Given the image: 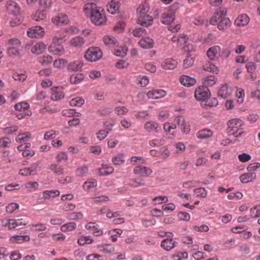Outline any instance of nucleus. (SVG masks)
<instances>
[{"instance_id":"12","label":"nucleus","mask_w":260,"mask_h":260,"mask_svg":"<svg viewBox=\"0 0 260 260\" xmlns=\"http://www.w3.org/2000/svg\"><path fill=\"white\" fill-rule=\"evenodd\" d=\"M178 245V242L174 241L172 238H166L162 240L160 246L166 251H169L176 247Z\"/></svg>"},{"instance_id":"40","label":"nucleus","mask_w":260,"mask_h":260,"mask_svg":"<svg viewBox=\"0 0 260 260\" xmlns=\"http://www.w3.org/2000/svg\"><path fill=\"white\" fill-rule=\"evenodd\" d=\"M88 168L87 166H82L77 169L75 174L77 177H83L88 175Z\"/></svg>"},{"instance_id":"22","label":"nucleus","mask_w":260,"mask_h":260,"mask_svg":"<svg viewBox=\"0 0 260 260\" xmlns=\"http://www.w3.org/2000/svg\"><path fill=\"white\" fill-rule=\"evenodd\" d=\"M180 83L184 86L190 87L196 83V80L194 78L187 75H182L180 78Z\"/></svg>"},{"instance_id":"10","label":"nucleus","mask_w":260,"mask_h":260,"mask_svg":"<svg viewBox=\"0 0 260 260\" xmlns=\"http://www.w3.org/2000/svg\"><path fill=\"white\" fill-rule=\"evenodd\" d=\"M221 49L218 46L210 47L207 51L208 57L212 60H215L220 57Z\"/></svg>"},{"instance_id":"59","label":"nucleus","mask_w":260,"mask_h":260,"mask_svg":"<svg viewBox=\"0 0 260 260\" xmlns=\"http://www.w3.org/2000/svg\"><path fill=\"white\" fill-rule=\"evenodd\" d=\"M97 185V181L95 180L92 179L84 183L83 187L84 189H89L91 188L95 187Z\"/></svg>"},{"instance_id":"52","label":"nucleus","mask_w":260,"mask_h":260,"mask_svg":"<svg viewBox=\"0 0 260 260\" xmlns=\"http://www.w3.org/2000/svg\"><path fill=\"white\" fill-rule=\"evenodd\" d=\"M193 192L197 197L205 198L207 195L208 191L204 187L195 188Z\"/></svg>"},{"instance_id":"31","label":"nucleus","mask_w":260,"mask_h":260,"mask_svg":"<svg viewBox=\"0 0 260 260\" xmlns=\"http://www.w3.org/2000/svg\"><path fill=\"white\" fill-rule=\"evenodd\" d=\"M149 10V6L147 3L141 4L137 9V13L138 16L148 15L147 13Z\"/></svg>"},{"instance_id":"39","label":"nucleus","mask_w":260,"mask_h":260,"mask_svg":"<svg viewBox=\"0 0 260 260\" xmlns=\"http://www.w3.org/2000/svg\"><path fill=\"white\" fill-rule=\"evenodd\" d=\"M85 43L83 37L77 36L73 38L71 41V45L76 47H81Z\"/></svg>"},{"instance_id":"61","label":"nucleus","mask_w":260,"mask_h":260,"mask_svg":"<svg viewBox=\"0 0 260 260\" xmlns=\"http://www.w3.org/2000/svg\"><path fill=\"white\" fill-rule=\"evenodd\" d=\"M112 130L111 128H108V131L103 129L99 131L97 134V139L100 141L104 140L109 134V132Z\"/></svg>"},{"instance_id":"62","label":"nucleus","mask_w":260,"mask_h":260,"mask_svg":"<svg viewBox=\"0 0 260 260\" xmlns=\"http://www.w3.org/2000/svg\"><path fill=\"white\" fill-rule=\"evenodd\" d=\"M65 41L63 35H59V36H54L52 39V45H61Z\"/></svg>"},{"instance_id":"64","label":"nucleus","mask_w":260,"mask_h":260,"mask_svg":"<svg viewBox=\"0 0 260 260\" xmlns=\"http://www.w3.org/2000/svg\"><path fill=\"white\" fill-rule=\"evenodd\" d=\"M133 35L135 37H140L146 34V29L143 28H136L132 32Z\"/></svg>"},{"instance_id":"14","label":"nucleus","mask_w":260,"mask_h":260,"mask_svg":"<svg viewBox=\"0 0 260 260\" xmlns=\"http://www.w3.org/2000/svg\"><path fill=\"white\" fill-rule=\"evenodd\" d=\"M44 32V30L43 27L37 26L29 28L27 32V34L29 38H34L42 36Z\"/></svg>"},{"instance_id":"38","label":"nucleus","mask_w":260,"mask_h":260,"mask_svg":"<svg viewBox=\"0 0 260 260\" xmlns=\"http://www.w3.org/2000/svg\"><path fill=\"white\" fill-rule=\"evenodd\" d=\"M84 78V75L83 74H73L70 76V80L72 84H77L80 83Z\"/></svg>"},{"instance_id":"7","label":"nucleus","mask_w":260,"mask_h":260,"mask_svg":"<svg viewBox=\"0 0 260 260\" xmlns=\"http://www.w3.org/2000/svg\"><path fill=\"white\" fill-rule=\"evenodd\" d=\"M27 223L26 218H20L18 219H10L7 221L4 226L10 230L16 228V227L25 225Z\"/></svg>"},{"instance_id":"9","label":"nucleus","mask_w":260,"mask_h":260,"mask_svg":"<svg viewBox=\"0 0 260 260\" xmlns=\"http://www.w3.org/2000/svg\"><path fill=\"white\" fill-rule=\"evenodd\" d=\"M134 174L141 177H147L150 175L153 171L151 169L143 166H138L133 170Z\"/></svg>"},{"instance_id":"36","label":"nucleus","mask_w":260,"mask_h":260,"mask_svg":"<svg viewBox=\"0 0 260 260\" xmlns=\"http://www.w3.org/2000/svg\"><path fill=\"white\" fill-rule=\"evenodd\" d=\"M46 18V13L45 10H37L32 15V18L36 21L43 20Z\"/></svg>"},{"instance_id":"25","label":"nucleus","mask_w":260,"mask_h":260,"mask_svg":"<svg viewBox=\"0 0 260 260\" xmlns=\"http://www.w3.org/2000/svg\"><path fill=\"white\" fill-rule=\"evenodd\" d=\"M256 178V174L254 173H246L240 176V180L243 183H247L252 182Z\"/></svg>"},{"instance_id":"54","label":"nucleus","mask_w":260,"mask_h":260,"mask_svg":"<svg viewBox=\"0 0 260 260\" xmlns=\"http://www.w3.org/2000/svg\"><path fill=\"white\" fill-rule=\"evenodd\" d=\"M83 215L81 212H72L68 214L67 217L70 220H78L83 218Z\"/></svg>"},{"instance_id":"28","label":"nucleus","mask_w":260,"mask_h":260,"mask_svg":"<svg viewBox=\"0 0 260 260\" xmlns=\"http://www.w3.org/2000/svg\"><path fill=\"white\" fill-rule=\"evenodd\" d=\"M85 5L83 7V11L84 13H88L89 10H91L92 8H95L96 4L100 0H83Z\"/></svg>"},{"instance_id":"2","label":"nucleus","mask_w":260,"mask_h":260,"mask_svg":"<svg viewBox=\"0 0 260 260\" xmlns=\"http://www.w3.org/2000/svg\"><path fill=\"white\" fill-rule=\"evenodd\" d=\"M87 15H90L91 22L96 25H101L106 22V16L103 9L100 7H95L89 10L88 13H85Z\"/></svg>"},{"instance_id":"6","label":"nucleus","mask_w":260,"mask_h":260,"mask_svg":"<svg viewBox=\"0 0 260 260\" xmlns=\"http://www.w3.org/2000/svg\"><path fill=\"white\" fill-rule=\"evenodd\" d=\"M144 128L148 133H159L161 130V126L155 121H148L144 124Z\"/></svg>"},{"instance_id":"1","label":"nucleus","mask_w":260,"mask_h":260,"mask_svg":"<svg viewBox=\"0 0 260 260\" xmlns=\"http://www.w3.org/2000/svg\"><path fill=\"white\" fill-rule=\"evenodd\" d=\"M226 11L224 8H218L216 9L210 23L212 25L217 24L219 30L226 29L231 24L230 20L225 17Z\"/></svg>"},{"instance_id":"11","label":"nucleus","mask_w":260,"mask_h":260,"mask_svg":"<svg viewBox=\"0 0 260 260\" xmlns=\"http://www.w3.org/2000/svg\"><path fill=\"white\" fill-rule=\"evenodd\" d=\"M6 7L8 11L15 16L20 14V8L15 2L8 1L6 3Z\"/></svg>"},{"instance_id":"57","label":"nucleus","mask_w":260,"mask_h":260,"mask_svg":"<svg viewBox=\"0 0 260 260\" xmlns=\"http://www.w3.org/2000/svg\"><path fill=\"white\" fill-rule=\"evenodd\" d=\"M18 127L16 125H14L12 126H7L3 129V132L6 135H11L14 133H16L18 131Z\"/></svg>"},{"instance_id":"21","label":"nucleus","mask_w":260,"mask_h":260,"mask_svg":"<svg viewBox=\"0 0 260 260\" xmlns=\"http://www.w3.org/2000/svg\"><path fill=\"white\" fill-rule=\"evenodd\" d=\"M249 22L248 16L245 14L240 15L235 20V24L238 26H245L248 24Z\"/></svg>"},{"instance_id":"27","label":"nucleus","mask_w":260,"mask_h":260,"mask_svg":"<svg viewBox=\"0 0 260 260\" xmlns=\"http://www.w3.org/2000/svg\"><path fill=\"white\" fill-rule=\"evenodd\" d=\"M114 170L112 166L104 165L99 169V175L101 176H107L113 173Z\"/></svg>"},{"instance_id":"29","label":"nucleus","mask_w":260,"mask_h":260,"mask_svg":"<svg viewBox=\"0 0 260 260\" xmlns=\"http://www.w3.org/2000/svg\"><path fill=\"white\" fill-rule=\"evenodd\" d=\"M212 135V131L207 128L200 130L196 134L197 137L199 139H206L211 137Z\"/></svg>"},{"instance_id":"47","label":"nucleus","mask_w":260,"mask_h":260,"mask_svg":"<svg viewBox=\"0 0 260 260\" xmlns=\"http://www.w3.org/2000/svg\"><path fill=\"white\" fill-rule=\"evenodd\" d=\"M146 162V160L141 156H134L130 159V163L132 165L135 164H144Z\"/></svg>"},{"instance_id":"13","label":"nucleus","mask_w":260,"mask_h":260,"mask_svg":"<svg viewBox=\"0 0 260 260\" xmlns=\"http://www.w3.org/2000/svg\"><path fill=\"white\" fill-rule=\"evenodd\" d=\"M64 93L62 91V87H53L51 89V99L53 101H58L63 99Z\"/></svg>"},{"instance_id":"43","label":"nucleus","mask_w":260,"mask_h":260,"mask_svg":"<svg viewBox=\"0 0 260 260\" xmlns=\"http://www.w3.org/2000/svg\"><path fill=\"white\" fill-rule=\"evenodd\" d=\"M216 81L217 79L215 76L211 75L206 77L204 79L203 84L205 85L204 86H206V87L212 86L215 84Z\"/></svg>"},{"instance_id":"15","label":"nucleus","mask_w":260,"mask_h":260,"mask_svg":"<svg viewBox=\"0 0 260 260\" xmlns=\"http://www.w3.org/2000/svg\"><path fill=\"white\" fill-rule=\"evenodd\" d=\"M175 13L172 10H168L161 15V22L165 24H170L175 19Z\"/></svg>"},{"instance_id":"35","label":"nucleus","mask_w":260,"mask_h":260,"mask_svg":"<svg viewBox=\"0 0 260 260\" xmlns=\"http://www.w3.org/2000/svg\"><path fill=\"white\" fill-rule=\"evenodd\" d=\"M112 161L114 165L119 166L125 162V156L123 153H119L112 158Z\"/></svg>"},{"instance_id":"55","label":"nucleus","mask_w":260,"mask_h":260,"mask_svg":"<svg viewBox=\"0 0 260 260\" xmlns=\"http://www.w3.org/2000/svg\"><path fill=\"white\" fill-rule=\"evenodd\" d=\"M52 57L50 55L41 57L39 58V62L44 66H48L51 63Z\"/></svg>"},{"instance_id":"51","label":"nucleus","mask_w":260,"mask_h":260,"mask_svg":"<svg viewBox=\"0 0 260 260\" xmlns=\"http://www.w3.org/2000/svg\"><path fill=\"white\" fill-rule=\"evenodd\" d=\"M116 39L111 36H106L103 38V41L106 45L111 46L116 43Z\"/></svg>"},{"instance_id":"63","label":"nucleus","mask_w":260,"mask_h":260,"mask_svg":"<svg viewBox=\"0 0 260 260\" xmlns=\"http://www.w3.org/2000/svg\"><path fill=\"white\" fill-rule=\"evenodd\" d=\"M19 207V206L17 203H12L6 206V211L7 213H12L16 209H18Z\"/></svg>"},{"instance_id":"23","label":"nucleus","mask_w":260,"mask_h":260,"mask_svg":"<svg viewBox=\"0 0 260 260\" xmlns=\"http://www.w3.org/2000/svg\"><path fill=\"white\" fill-rule=\"evenodd\" d=\"M83 63L82 60H77L70 62L67 67L69 71L76 72L80 70L83 67Z\"/></svg>"},{"instance_id":"24","label":"nucleus","mask_w":260,"mask_h":260,"mask_svg":"<svg viewBox=\"0 0 260 260\" xmlns=\"http://www.w3.org/2000/svg\"><path fill=\"white\" fill-rule=\"evenodd\" d=\"M231 89L229 88L228 85L225 84L222 85L218 90V96L222 99H226L231 94Z\"/></svg>"},{"instance_id":"8","label":"nucleus","mask_w":260,"mask_h":260,"mask_svg":"<svg viewBox=\"0 0 260 260\" xmlns=\"http://www.w3.org/2000/svg\"><path fill=\"white\" fill-rule=\"evenodd\" d=\"M174 122L177 123L180 127L181 132L184 134H188L190 132V126L187 123L184 118L181 115L176 116L174 118Z\"/></svg>"},{"instance_id":"44","label":"nucleus","mask_w":260,"mask_h":260,"mask_svg":"<svg viewBox=\"0 0 260 260\" xmlns=\"http://www.w3.org/2000/svg\"><path fill=\"white\" fill-rule=\"evenodd\" d=\"M60 192L58 190H45L43 192V197L46 199L58 196Z\"/></svg>"},{"instance_id":"53","label":"nucleus","mask_w":260,"mask_h":260,"mask_svg":"<svg viewBox=\"0 0 260 260\" xmlns=\"http://www.w3.org/2000/svg\"><path fill=\"white\" fill-rule=\"evenodd\" d=\"M251 217L258 218L260 216V205H258L250 209Z\"/></svg>"},{"instance_id":"42","label":"nucleus","mask_w":260,"mask_h":260,"mask_svg":"<svg viewBox=\"0 0 260 260\" xmlns=\"http://www.w3.org/2000/svg\"><path fill=\"white\" fill-rule=\"evenodd\" d=\"M50 169L51 171H52L55 175L57 176L62 175L64 172V169L63 168L55 164L51 165V166H50Z\"/></svg>"},{"instance_id":"45","label":"nucleus","mask_w":260,"mask_h":260,"mask_svg":"<svg viewBox=\"0 0 260 260\" xmlns=\"http://www.w3.org/2000/svg\"><path fill=\"white\" fill-rule=\"evenodd\" d=\"M7 52L9 56L11 57L20 55V50L18 47H10L7 49Z\"/></svg>"},{"instance_id":"26","label":"nucleus","mask_w":260,"mask_h":260,"mask_svg":"<svg viewBox=\"0 0 260 260\" xmlns=\"http://www.w3.org/2000/svg\"><path fill=\"white\" fill-rule=\"evenodd\" d=\"M177 61L172 58H168L161 63V67L166 70L174 69L177 66Z\"/></svg>"},{"instance_id":"30","label":"nucleus","mask_w":260,"mask_h":260,"mask_svg":"<svg viewBox=\"0 0 260 260\" xmlns=\"http://www.w3.org/2000/svg\"><path fill=\"white\" fill-rule=\"evenodd\" d=\"M119 8V6L118 1H111L107 5V10L111 14H115L118 11Z\"/></svg>"},{"instance_id":"56","label":"nucleus","mask_w":260,"mask_h":260,"mask_svg":"<svg viewBox=\"0 0 260 260\" xmlns=\"http://www.w3.org/2000/svg\"><path fill=\"white\" fill-rule=\"evenodd\" d=\"M194 58L191 55H188L183 61V68L187 69L191 67L194 63Z\"/></svg>"},{"instance_id":"5","label":"nucleus","mask_w":260,"mask_h":260,"mask_svg":"<svg viewBox=\"0 0 260 260\" xmlns=\"http://www.w3.org/2000/svg\"><path fill=\"white\" fill-rule=\"evenodd\" d=\"M210 95L209 89L206 86H200L194 91V97L199 101H207Z\"/></svg>"},{"instance_id":"3","label":"nucleus","mask_w":260,"mask_h":260,"mask_svg":"<svg viewBox=\"0 0 260 260\" xmlns=\"http://www.w3.org/2000/svg\"><path fill=\"white\" fill-rule=\"evenodd\" d=\"M242 121L239 119L235 118L229 120L227 123L228 128L230 132L233 131L231 134L233 135L235 137H238L242 136L244 133V131L240 129V127L242 125Z\"/></svg>"},{"instance_id":"50","label":"nucleus","mask_w":260,"mask_h":260,"mask_svg":"<svg viewBox=\"0 0 260 260\" xmlns=\"http://www.w3.org/2000/svg\"><path fill=\"white\" fill-rule=\"evenodd\" d=\"M51 0H40L39 5L41 9L45 10L50 9L52 6Z\"/></svg>"},{"instance_id":"60","label":"nucleus","mask_w":260,"mask_h":260,"mask_svg":"<svg viewBox=\"0 0 260 260\" xmlns=\"http://www.w3.org/2000/svg\"><path fill=\"white\" fill-rule=\"evenodd\" d=\"M92 242V240L90 236L81 237L78 240V243L80 245H83L86 244H90Z\"/></svg>"},{"instance_id":"48","label":"nucleus","mask_w":260,"mask_h":260,"mask_svg":"<svg viewBox=\"0 0 260 260\" xmlns=\"http://www.w3.org/2000/svg\"><path fill=\"white\" fill-rule=\"evenodd\" d=\"M29 108V105L26 102H20L15 105L14 108L16 110L23 111L27 110Z\"/></svg>"},{"instance_id":"18","label":"nucleus","mask_w":260,"mask_h":260,"mask_svg":"<svg viewBox=\"0 0 260 260\" xmlns=\"http://www.w3.org/2000/svg\"><path fill=\"white\" fill-rule=\"evenodd\" d=\"M147 95L149 99H158L164 97L166 95V92L162 89H156L149 91Z\"/></svg>"},{"instance_id":"32","label":"nucleus","mask_w":260,"mask_h":260,"mask_svg":"<svg viewBox=\"0 0 260 260\" xmlns=\"http://www.w3.org/2000/svg\"><path fill=\"white\" fill-rule=\"evenodd\" d=\"M30 237L28 235H16L11 237L10 241L12 243H21L22 242H27L29 241Z\"/></svg>"},{"instance_id":"49","label":"nucleus","mask_w":260,"mask_h":260,"mask_svg":"<svg viewBox=\"0 0 260 260\" xmlns=\"http://www.w3.org/2000/svg\"><path fill=\"white\" fill-rule=\"evenodd\" d=\"M84 103V100L81 97H77L71 100L70 105L71 106L81 107Z\"/></svg>"},{"instance_id":"4","label":"nucleus","mask_w":260,"mask_h":260,"mask_svg":"<svg viewBox=\"0 0 260 260\" xmlns=\"http://www.w3.org/2000/svg\"><path fill=\"white\" fill-rule=\"evenodd\" d=\"M103 56V52L99 47L89 48L86 52L84 57L89 61H96L100 59Z\"/></svg>"},{"instance_id":"41","label":"nucleus","mask_w":260,"mask_h":260,"mask_svg":"<svg viewBox=\"0 0 260 260\" xmlns=\"http://www.w3.org/2000/svg\"><path fill=\"white\" fill-rule=\"evenodd\" d=\"M76 226L77 225L75 222H71L62 225L60 228V230L63 232L72 231L76 228Z\"/></svg>"},{"instance_id":"46","label":"nucleus","mask_w":260,"mask_h":260,"mask_svg":"<svg viewBox=\"0 0 260 260\" xmlns=\"http://www.w3.org/2000/svg\"><path fill=\"white\" fill-rule=\"evenodd\" d=\"M31 135L29 133H25L19 134L16 138V141L19 143L27 141L30 138Z\"/></svg>"},{"instance_id":"20","label":"nucleus","mask_w":260,"mask_h":260,"mask_svg":"<svg viewBox=\"0 0 260 260\" xmlns=\"http://www.w3.org/2000/svg\"><path fill=\"white\" fill-rule=\"evenodd\" d=\"M141 47L144 49H149L153 47L154 41L150 37H144L138 43Z\"/></svg>"},{"instance_id":"19","label":"nucleus","mask_w":260,"mask_h":260,"mask_svg":"<svg viewBox=\"0 0 260 260\" xmlns=\"http://www.w3.org/2000/svg\"><path fill=\"white\" fill-rule=\"evenodd\" d=\"M37 165H32L30 167L21 169L19 171V174L24 176L35 175L37 174Z\"/></svg>"},{"instance_id":"34","label":"nucleus","mask_w":260,"mask_h":260,"mask_svg":"<svg viewBox=\"0 0 260 260\" xmlns=\"http://www.w3.org/2000/svg\"><path fill=\"white\" fill-rule=\"evenodd\" d=\"M46 48V46L43 42H39L36 44L31 49L34 54H41Z\"/></svg>"},{"instance_id":"17","label":"nucleus","mask_w":260,"mask_h":260,"mask_svg":"<svg viewBox=\"0 0 260 260\" xmlns=\"http://www.w3.org/2000/svg\"><path fill=\"white\" fill-rule=\"evenodd\" d=\"M52 22L57 25L67 24L69 22V19L67 15L60 13L57 16L52 18Z\"/></svg>"},{"instance_id":"33","label":"nucleus","mask_w":260,"mask_h":260,"mask_svg":"<svg viewBox=\"0 0 260 260\" xmlns=\"http://www.w3.org/2000/svg\"><path fill=\"white\" fill-rule=\"evenodd\" d=\"M50 52L57 55H61L64 53V49L61 45H51L49 48Z\"/></svg>"},{"instance_id":"37","label":"nucleus","mask_w":260,"mask_h":260,"mask_svg":"<svg viewBox=\"0 0 260 260\" xmlns=\"http://www.w3.org/2000/svg\"><path fill=\"white\" fill-rule=\"evenodd\" d=\"M204 70L209 72L217 74L219 72L218 68L212 62L209 61L203 67Z\"/></svg>"},{"instance_id":"16","label":"nucleus","mask_w":260,"mask_h":260,"mask_svg":"<svg viewBox=\"0 0 260 260\" xmlns=\"http://www.w3.org/2000/svg\"><path fill=\"white\" fill-rule=\"evenodd\" d=\"M137 23L144 27H148L152 24L153 18L149 15L138 16L137 18Z\"/></svg>"},{"instance_id":"58","label":"nucleus","mask_w":260,"mask_h":260,"mask_svg":"<svg viewBox=\"0 0 260 260\" xmlns=\"http://www.w3.org/2000/svg\"><path fill=\"white\" fill-rule=\"evenodd\" d=\"M236 97L237 98V102L241 104L244 101V98L245 96L244 90L242 88H239L236 91Z\"/></svg>"}]
</instances>
